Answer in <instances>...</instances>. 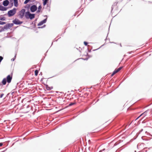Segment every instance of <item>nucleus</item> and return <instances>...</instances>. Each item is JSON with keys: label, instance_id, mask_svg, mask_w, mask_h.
<instances>
[{"label": "nucleus", "instance_id": "9b49d317", "mask_svg": "<svg viewBox=\"0 0 152 152\" xmlns=\"http://www.w3.org/2000/svg\"><path fill=\"white\" fill-rule=\"evenodd\" d=\"M14 5L16 7H17L18 6V0H14Z\"/></svg>", "mask_w": 152, "mask_h": 152}, {"label": "nucleus", "instance_id": "bb28decb", "mask_svg": "<svg viewBox=\"0 0 152 152\" xmlns=\"http://www.w3.org/2000/svg\"><path fill=\"white\" fill-rule=\"evenodd\" d=\"M52 89V88L51 87V88H48V89L51 90V89Z\"/></svg>", "mask_w": 152, "mask_h": 152}, {"label": "nucleus", "instance_id": "cd10ccee", "mask_svg": "<svg viewBox=\"0 0 152 152\" xmlns=\"http://www.w3.org/2000/svg\"><path fill=\"white\" fill-rule=\"evenodd\" d=\"M1 20H4V19H3V18H2L1 19Z\"/></svg>", "mask_w": 152, "mask_h": 152}, {"label": "nucleus", "instance_id": "b1692460", "mask_svg": "<svg viewBox=\"0 0 152 152\" xmlns=\"http://www.w3.org/2000/svg\"><path fill=\"white\" fill-rule=\"evenodd\" d=\"M115 73L113 72V73L111 75V76H113V75H114L115 74Z\"/></svg>", "mask_w": 152, "mask_h": 152}, {"label": "nucleus", "instance_id": "7ed1b4c3", "mask_svg": "<svg viewBox=\"0 0 152 152\" xmlns=\"http://www.w3.org/2000/svg\"><path fill=\"white\" fill-rule=\"evenodd\" d=\"M26 11L25 9H22L20 12H19V16H20V17L21 18H22L24 15V14L25 13Z\"/></svg>", "mask_w": 152, "mask_h": 152}, {"label": "nucleus", "instance_id": "7c9ffc66", "mask_svg": "<svg viewBox=\"0 0 152 152\" xmlns=\"http://www.w3.org/2000/svg\"><path fill=\"white\" fill-rule=\"evenodd\" d=\"M135 152H136V151H135Z\"/></svg>", "mask_w": 152, "mask_h": 152}, {"label": "nucleus", "instance_id": "f03ea898", "mask_svg": "<svg viewBox=\"0 0 152 152\" xmlns=\"http://www.w3.org/2000/svg\"><path fill=\"white\" fill-rule=\"evenodd\" d=\"M16 9L14 8L13 9L8 11V15L9 17H11L14 15L16 12Z\"/></svg>", "mask_w": 152, "mask_h": 152}, {"label": "nucleus", "instance_id": "4be33fe9", "mask_svg": "<svg viewBox=\"0 0 152 152\" xmlns=\"http://www.w3.org/2000/svg\"><path fill=\"white\" fill-rule=\"evenodd\" d=\"M3 59V57L2 56H0V63L1 62Z\"/></svg>", "mask_w": 152, "mask_h": 152}, {"label": "nucleus", "instance_id": "20e7f679", "mask_svg": "<svg viewBox=\"0 0 152 152\" xmlns=\"http://www.w3.org/2000/svg\"><path fill=\"white\" fill-rule=\"evenodd\" d=\"M37 9V7L35 5H33L30 7V11L31 12H35Z\"/></svg>", "mask_w": 152, "mask_h": 152}, {"label": "nucleus", "instance_id": "0eeeda50", "mask_svg": "<svg viewBox=\"0 0 152 152\" xmlns=\"http://www.w3.org/2000/svg\"><path fill=\"white\" fill-rule=\"evenodd\" d=\"M47 21V18L41 21L38 24V26H40L42 25L44 23H45Z\"/></svg>", "mask_w": 152, "mask_h": 152}, {"label": "nucleus", "instance_id": "dca6fc26", "mask_svg": "<svg viewBox=\"0 0 152 152\" xmlns=\"http://www.w3.org/2000/svg\"><path fill=\"white\" fill-rule=\"evenodd\" d=\"M48 0H44V1L43 3V5L44 6L46 4Z\"/></svg>", "mask_w": 152, "mask_h": 152}, {"label": "nucleus", "instance_id": "2eb2a0df", "mask_svg": "<svg viewBox=\"0 0 152 152\" xmlns=\"http://www.w3.org/2000/svg\"><path fill=\"white\" fill-rule=\"evenodd\" d=\"M11 27V25L10 24H8L6 25L5 26H4V28L5 29H7L8 28H9L10 27Z\"/></svg>", "mask_w": 152, "mask_h": 152}, {"label": "nucleus", "instance_id": "f3484780", "mask_svg": "<svg viewBox=\"0 0 152 152\" xmlns=\"http://www.w3.org/2000/svg\"><path fill=\"white\" fill-rule=\"evenodd\" d=\"M31 0H26L24 1V3L25 4H26L28 3Z\"/></svg>", "mask_w": 152, "mask_h": 152}, {"label": "nucleus", "instance_id": "1a4fd4ad", "mask_svg": "<svg viewBox=\"0 0 152 152\" xmlns=\"http://www.w3.org/2000/svg\"><path fill=\"white\" fill-rule=\"evenodd\" d=\"M7 10V9L4 7L0 5V10L1 11H5Z\"/></svg>", "mask_w": 152, "mask_h": 152}, {"label": "nucleus", "instance_id": "39448f33", "mask_svg": "<svg viewBox=\"0 0 152 152\" xmlns=\"http://www.w3.org/2000/svg\"><path fill=\"white\" fill-rule=\"evenodd\" d=\"M13 22L14 24L16 25L20 24L23 23L22 22L20 21L18 19H16L13 20Z\"/></svg>", "mask_w": 152, "mask_h": 152}, {"label": "nucleus", "instance_id": "f257e3e1", "mask_svg": "<svg viewBox=\"0 0 152 152\" xmlns=\"http://www.w3.org/2000/svg\"><path fill=\"white\" fill-rule=\"evenodd\" d=\"M25 16L26 19L30 18L32 20L35 17V14H31L29 12H26L25 13Z\"/></svg>", "mask_w": 152, "mask_h": 152}, {"label": "nucleus", "instance_id": "9d476101", "mask_svg": "<svg viewBox=\"0 0 152 152\" xmlns=\"http://www.w3.org/2000/svg\"><path fill=\"white\" fill-rule=\"evenodd\" d=\"M122 68V67H120L119 68L117 69H116L114 71V72L116 74V73L118 72L119 71H120Z\"/></svg>", "mask_w": 152, "mask_h": 152}, {"label": "nucleus", "instance_id": "6e6552de", "mask_svg": "<svg viewBox=\"0 0 152 152\" xmlns=\"http://www.w3.org/2000/svg\"><path fill=\"white\" fill-rule=\"evenodd\" d=\"M9 3V1L8 0H6L4 1L3 2V4L4 6H7L8 5Z\"/></svg>", "mask_w": 152, "mask_h": 152}, {"label": "nucleus", "instance_id": "aec40b11", "mask_svg": "<svg viewBox=\"0 0 152 152\" xmlns=\"http://www.w3.org/2000/svg\"><path fill=\"white\" fill-rule=\"evenodd\" d=\"M16 54H15L14 57V58H12L11 59V61H14L16 57Z\"/></svg>", "mask_w": 152, "mask_h": 152}, {"label": "nucleus", "instance_id": "6ab92c4d", "mask_svg": "<svg viewBox=\"0 0 152 152\" xmlns=\"http://www.w3.org/2000/svg\"><path fill=\"white\" fill-rule=\"evenodd\" d=\"M5 23V22L0 21V25H3Z\"/></svg>", "mask_w": 152, "mask_h": 152}, {"label": "nucleus", "instance_id": "a211bd4d", "mask_svg": "<svg viewBox=\"0 0 152 152\" xmlns=\"http://www.w3.org/2000/svg\"><path fill=\"white\" fill-rule=\"evenodd\" d=\"M38 71L37 70H36L35 71V75L36 76H37L38 75Z\"/></svg>", "mask_w": 152, "mask_h": 152}, {"label": "nucleus", "instance_id": "f8f14e48", "mask_svg": "<svg viewBox=\"0 0 152 152\" xmlns=\"http://www.w3.org/2000/svg\"><path fill=\"white\" fill-rule=\"evenodd\" d=\"M147 112V111H146L145 112H144L143 113L141 114L139 117H138V118H139L141 116L143 115L144 116H145L146 115Z\"/></svg>", "mask_w": 152, "mask_h": 152}, {"label": "nucleus", "instance_id": "c85d7f7f", "mask_svg": "<svg viewBox=\"0 0 152 152\" xmlns=\"http://www.w3.org/2000/svg\"><path fill=\"white\" fill-rule=\"evenodd\" d=\"M45 25H44L43 26V27H45Z\"/></svg>", "mask_w": 152, "mask_h": 152}, {"label": "nucleus", "instance_id": "412c9836", "mask_svg": "<svg viewBox=\"0 0 152 152\" xmlns=\"http://www.w3.org/2000/svg\"><path fill=\"white\" fill-rule=\"evenodd\" d=\"M75 104V103L72 102V103H70L69 104V106H72Z\"/></svg>", "mask_w": 152, "mask_h": 152}, {"label": "nucleus", "instance_id": "423d86ee", "mask_svg": "<svg viewBox=\"0 0 152 152\" xmlns=\"http://www.w3.org/2000/svg\"><path fill=\"white\" fill-rule=\"evenodd\" d=\"M12 79V76L9 75L7 77V81L8 83H10L11 82Z\"/></svg>", "mask_w": 152, "mask_h": 152}, {"label": "nucleus", "instance_id": "c756f323", "mask_svg": "<svg viewBox=\"0 0 152 152\" xmlns=\"http://www.w3.org/2000/svg\"><path fill=\"white\" fill-rule=\"evenodd\" d=\"M102 151H100L99 152H101Z\"/></svg>", "mask_w": 152, "mask_h": 152}, {"label": "nucleus", "instance_id": "a878e982", "mask_svg": "<svg viewBox=\"0 0 152 152\" xmlns=\"http://www.w3.org/2000/svg\"><path fill=\"white\" fill-rule=\"evenodd\" d=\"M3 143H0V146H1L2 145Z\"/></svg>", "mask_w": 152, "mask_h": 152}, {"label": "nucleus", "instance_id": "5701e85b", "mask_svg": "<svg viewBox=\"0 0 152 152\" xmlns=\"http://www.w3.org/2000/svg\"><path fill=\"white\" fill-rule=\"evenodd\" d=\"M84 44L85 45H87V42H84Z\"/></svg>", "mask_w": 152, "mask_h": 152}, {"label": "nucleus", "instance_id": "ddd939ff", "mask_svg": "<svg viewBox=\"0 0 152 152\" xmlns=\"http://www.w3.org/2000/svg\"><path fill=\"white\" fill-rule=\"evenodd\" d=\"M2 83L4 85H5L6 83V79L5 78H4L2 81Z\"/></svg>", "mask_w": 152, "mask_h": 152}, {"label": "nucleus", "instance_id": "393cba45", "mask_svg": "<svg viewBox=\"0 0 152 152\" xmlns=\"http://www.w3.org/2000/svg\"><path fill=\"white\" fill-rule=\"evenodd\" d=\"M3 95H4V94H1L0 96V97L2 98L3 96Z\"/></svg>", "mask_w": 152, "mask_h": 152}, {"label": "nucleus", "instance_id": "4468645a", "mask_svg": "<svg viewBox=\"0 0 152 152\" xmlns=\"http://www.w3.org/2000/svg\"><path fill=\"white\" fill-rule=\"evenodd\" d=\"M41 8H42V7L40 5L38 7V9L37 12V13H39V12H40Z\"/></svg>", "mask_w": 152, "mask_h": 152}]
</instances>
